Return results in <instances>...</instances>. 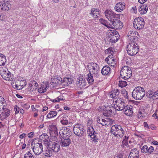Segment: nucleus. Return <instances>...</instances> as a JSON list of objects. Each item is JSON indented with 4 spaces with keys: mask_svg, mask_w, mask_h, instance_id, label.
I'll return each mask as SVG.
<instances>
[{
    "mask_svg": "<svg viewBox=\"0 0 158 158\" xmlns=\"http://www.w3.org/2000/svg\"><path fill=\"white\" fill-rule=\"evenodd\" d=\"M133 97L136 100L141 99L145 95V91L143 88L141 87H136L132 93Z\"/></svg>",
    "mask_w": 158,
    "mask_h": 158,
    "instance_id": "nucleus-2",
    "label": "nucleus"
},
{
    "mask_svg": "<svg viewBox=\"0 0 158 158\" xmlns=\"http://www.w3.org/2000/svg\"><path fill=\"white\" fill-rule=\"evenodd\" d=\"M46 89H43V88H42L41 87H40V88L38 89V91L40 93H42L45 92L46 91Z\"/></svg>",
    "mask_w": 158,
    "mask_h": 158,
    "instance_id": "nucleus-54",
    "label": "nucleus"
},
{
    "mask_svg": "<svg viewBox=\"0 0 158 158\" xmlns=\"http://www.w3.org/2000/svg\"><path fill=\"white\" fill-rule=\"evenodd\" d=\"M57 114V112L56 111H52L49 112L47 116V118H50L56 116Z\"/></svg>",
    "mask_w": 158,
    "mask_h": 158,
    "instance_id": "nucleus-35",
    "label": "nucleus"
},
{
    "mask_svg": "<svg viewBox=\"0 0 158 158\" xmlns=\"http://www.w3.org/2000/svg\"><path fill=\"white\" fill-rule=\"evenodd\" d=\"M4 112L6 116L7 117H8L10 114V111L9 109H6V111H4Z\"/></svg>",
    "mask_w": 158,
    "mask_h": 158,
    "instance_id": "nucleus-53",
    "label": "nucleus"
},
{
    "mask_svg": "<svg viewBox=\"0 0 158 158\" xmlns=\"http://www.w3.org/2000/svg\"><path fill=\"white\" fill-rule=\"evenodd\" d=\"M120 20L118 18H116L114 20H113L110 22H108L105 19L102 18L99 19L100 22L108 28H113V27H115L117 25Z\"/></svg>",
    "mask_w": 158,
    "mask_h": 158,
    "instance_id": "nucleus-5",
    "label": "nucleus"
},
{
    "mask_svg": "<svg viewBox=\"0 0 158 158\" xmlns=\"http://www.w3.org/2000/svg\"><path fill=\"white\" fill-rule=\"evenodd\" d=\"M26 135L25 133H23L21 135H20L19 136V138L21 139H23L24 137L26 136Z\"/></svg>",
    "mask_w": 158,
    "mask_h": 158,
    "instance_id": "nucleus-62",
    "label": "nucleus"
},
{
    "mask_svg": "<svg viewBox=\"0 0 158 158\" xmlns=\"http://www.w3.org/2000/svg\"><path fill=\"white\" fill-rule=\"evenodd\" d=\"M62 79L59 76H55L53 79L52 78L50 83L53 86L62 85Z\"/></svg>",
    "mask_w": 158,
    "mask_h": 158,
    "instance_id": "nucleus-16",
    "label": "nucleus"
},
{
    "mask_svg": "<svg viewBox=\"0 0 158 158\" xmlns=\"http://www.w3.org/2000/svg\"><path fill=\"white\" fill-rule=\"evenodd\" d=\"M143 125L145 127H147L148 129H149L148 125L146 122H144L143 123Z\"/></svg>",
    "mask_w": 158,
    "mask_h": 158,
    "instance_id": "nucleus-61",
    "label": "nucleus"
},
{
    "mask_svg": "<svg viewBox=\"0 0 158 158\" xmlns=\"http://www.w3.org/2000/svg\"><path fill=\"white\" fill-rule=\"evenodd\" d=\"M60 145L59 143L58 142H52L50 143V144L48 145V147L49 149H51L54 152H59L60 149Z\"/></svg>",
    "mask_w": 158,
    "mask_h": 158,
    "instance_id": "nucleus-10",
    "label": "nucleus"
},
{
    "mask_svg": "<svg viewBox=\"0 0 158 158\" xmlns=\"http://www.w3.org/2000/svg\"><path fill=\"white\" fill-rule=\"evenodd\" d=\"M114 109H115L113 106L110 107L108 106L105 107L104 109V112H103V114L106 116H108L113 114L112 111H114Z\"/></svg>",
    "mask_w": 158,
    "mask_h": 158,
    "instance_id": "nucleus-19",
    "label": "nucleus"
},
{
    "mask_svg": "<svg viewBox=\"0 0 158 158\" xmlns=\"http://www.w3.org/2000/svg\"><path fill=\"white\" fill-rule=\"evenodd\" d=\"M110 132L114 135L120 137H122L124 133V131L122 127L119 125H113L111 128Z\"/></svg>",
    "mask_w": 158,
    "mask_h": 158,
    "instance_id": "nucleus-3",
    "label": "nucleus"
},
{
    "mask_svg": "<svg viewBox=\"0 0 158 158\" xmlns=\"http://www.w3.org/2000/svg\"><path fill=\"white\" fill-rule=\"evenodd\" d=\"M115 123V121L114 120L110 118L109 124H112Z\"/></svg>",
    "mask_w": 158,
    "mask_h": 158,
    "instance_id": "nucleus-59",
    "label": "nucleus"
},
{
    "mask_svg": "<svg viewBox=\"0 0 158 158\" xmlns=\"http://www.w3.org/2000/svg\"><path fill=\"white\" fill-rule=\"evenodd\" d=\"M139 150L135 148L131 150L128 158H139Z\"/></svg>",
    "mask_w": 158,
    "mask_h": 158,
    "instance_id": "nucleus-18",
    "label": "nucleus"
},
{
    "mask_svg": "<svg viewBox=\"0 0 158 158\" xmlns=\"http://www.w3.org/2000/svg\"><path fill=\"white\" fill-rule=\"evenodd\" d=\"M40 138L44 142V144L47 146L50 144L51 141L49 138L48 136L46 134H43L40 136Z\"/></svg>",
    "mask_w": 158,
    "mask_h": 158,
    "instance_id": "nucleus-21",
    "label": "nucleus"
},
{
    "mask_svg": "<svg viewBox=\"0 0 158 158\" xmlns=\"http://www.w3.org/2000/svg\"><path fill=\"white\" fill-rule=\"evenodd\" d=\"M110 38L111 42L115 43L117 42L118 40V38H117L118 35L116 33V32H114V33L111 32L110 33Z\"/></svg>",
    "mask_w": 158,
    "mask_h": 158,
    "instance_id": "nucleus-27",
    "label": "nucleus"
},
{
    "mask_svg": "<svg viewBox=\"0 0 158 158\" xmlns=\"http://www.w3.org/2000/svg\"><path fill=\"white\" fill-rule=\"evenodd\" d=\"M97 122L101 124V123H103V122L102 121V119H101L99 117H97Z\"/></svg>",
    "mask_w": 158,
    "mask_h": 158,
    "instance_id": "nucleus-60",
    "label": "nucleus"
},
{
    "mask_svg": "<svg viewBox=\"0 0 158 158\" xmlns=\"http://www.w3.org/2000/svg\"><path fill=\"white\" fill-rule=\"evenodd\" d=\"M131 69L128 66L123 67L120 72L121 77L124 80L129 79L131 76Z\"/></svg>",
    "mask_w": 158,
    "mask_h": 158,
    "instance_id": "nucleus-4",
    "label": "nucleus"
},
{
    "mask_svg": "<svg viewBox=\"0 0 158 158\" xmlns=\"http://www.w3.org/2000/svg\"><path fill=\"white\" fill-rule=\"evenodd\" d=\"M49 149H48V150H45L44 152V155L46 156L49 157L51 156L52 154V150H50Z\"/></svg>",
    "mask_w": 158,
    "mask_h": 158,
    "instance_id": "nucleus-37",
    "label": "nucleus"
},
{
    "mask_svg": "<svg viewBox=\"0 0 158 158\" xmlns=\"http://www.w3.org/2000/svg\"><path fill=\"white\" fill-rule=\"evenodd\" d=\"M90 14L92 15L94 18L97 19L99 15V10L97 8H92Z\"/></svg>",
    "mask_w": 158,
    "mask_h": 158,
    "instance_id": "nucleus-25",
    "label": "nucleus"
},
{
    "mask_svg": "<svg viewBox=\"0 0 158 158\" xmlns=\"http://www.w3.org/2000/svg\"><path fill=\"white\" fill-rule=\"evenodd\" d=\"M128 140H127L125 139H123L122 142V143L121 146V147L122 148H124L125 146H128Z\"/></svg>",
    "mask_w": 158,
    "mask_h": 158,
    "instance_id": "nucleus-46",
    "label": "nucleus"
},
{
    "mask_svg": "<svg viewBox=\"0 0 158 158\" xmlns=\"http://www.w3.org/2000/svg\"><path fill=\"white\" fill-rule=\"evenodd\" d=\"M145 24L143 19L139 17L136 18L134 20L133 23V26L135 29H140L143 28Z\"/></svg>",
    "mask_w": 158,
    "mask_h": 158,
    "instance_id": "nucleus-6",
    "label": "nucleus"
},
{
    "mask_svg": "<svg viewBox=\"0 0 158 158\" xmlns=\"http://www.w3.org/2000/svg\"><path fill=\"white\" fill-rule=\"evenodd\" d=\"M154 150V148L152 146H151L148 149V154H151Z\"/></svg>",
    "mask_w": 158,
    "mask_h": 158,
    "instance_id": "nucleus-49",
    "label": "nucleus"
},
{
    "mask_svg": "<svg viewBox=\"0 0 158 158\" xmlns=\"http://www.w3.org/2000/svg\"><path fill=\"white\" fill-rule=\"evenodd\" d=\"M73 130L74 134L76 135L79 137L83 136L84 133L85 131L84 128L81 129L73 128Z\"/></svg>",
    "mask_w": 158,
    "mask_h": 158,
    "instance_id": "nucleus-23",
    "label": "nucleus"
},
{
    "mask_svg": "<svg viewBox=\"0 0 158 158\" xmlns=\"http://www.w3.org/2000/svg\"><path fill=\"white\" fill-rule=\"evenodd\" d=\"M34 135V132H31L29 133L28 135V136L30 138H32Z\"/></svg>",
    "mask_w": 158,
    "mask_h": 158,
    "instance_id": "nucleus-58",
    "label": "nucleus"
},
{
    "mask_svg": "<svg viewBox=\"0 0 158 158\" xmlns=\"http://www.w3.org/2000/svg\"><path fill=\"white\" fill-rule=\"evenodd\" d=\"M150 127L152 130H155L156 128V127L154 126V125L153 124H152L151 125H150Z\"/></svg>",
    "mask_w": 158,
    "mask_h": 158,
    "instance_id": "nucleus-63",
    "label": "nucleus"
},
{
    "mask_svg": "<svg viewBox=\"0 0 158 158\" xmlns=\"http://www.w3.org/2000/svg\"><path fill=\"white\" fill-rule=\"evenodd\" d=\"M154 96L155 99L158 98V89L156 91L154 92Z\"/></svg>",
    "mask_w": 158,
    "mask_h": 158,
    "instance_id": "nucleus-56",
    "label": "nucleus"
},
{
    "mask_svg": "<svg viewBox=\"0 0 158 158\" xmlns=\"http://www.w3.org/2000/svg\"><path fill=\"white\" fill-rule=\"evenodd\" d=\"M60 123L63 125H67L69 123L70 125L72 123L71 122L69 123L67 119L65 117H64L60 121Z\"/></svg>",
    "mask_w": 158,
    "mask_h": 158,
    "instance_id": "nucleus-38",
    "label": "nucleus"
},
{
    "mask_svg": "<svg viewBox=\"0 0 158 158\" xmlns=\"http://www.w3.org/2000/svg\"><path fill=\"white\" fill-rule=\"evenodd\" d=\"M19 109H20L19 107H17V106H15V110L16 114L19 113Z\"/></svg>",
    "mask_w": 158,
    "mask_h": 158,
    "instance_id": "nucleus-57",
    "label": "nucleus"
},
{
    "mask_svg": "<svg viewBox=\"0 0 158 158\" xmlns=\"http://www.w3.org/2000/svg\"><path fill=\"white\" fill-rule=\"evenodd\" d=\"M27 85V82L26 80H21L20 82V85L22 86V89L25 87Z\"/></svg>",
    "mask_w": 158,
    "mask_h": 158,
    "instance_id": "nucleus-48",
    "label": "nucleus"
},
{
    "mask_svg": "<svg viewBox=\"0 0 158 158\" xmlns=\"http://www.w3.org/2000/svg\"><path fill=\"white\" fill-rule=\"evenodd\" d=\"M92 71H91L94 75L97 77L99 76L98 72L99 71V67L98 64L95 63H91Z\"/></svg>",
    "mask_w": 158,
    "mask_h": 158,
    "instance_id": "nucleus-17",
    "label": "nucleus"
},
{
    "mask_svg": "<svg viewBox=\"0 0 158 158\" xmlns=\"http://www.w3.org/2000/svg\"><path fill=\"white\" fill-rule=\"evenodd\" d=\"M123 27V23L120 21V22L118 23L116 26H115V27H113V28L116 29H121Z\"/></svg>",
    "mask_w": 158,
    "mask_h": 158,
    "instance_id": "nucleus-41",
    "label": "nucleus"
},
{
    "mask_svg": "<svg viewBox=\"0 0 158 158\" xmlns=\"http://www.w3.org/2000/svg\"><path fill=\"white\" fill-rule=\"evenodd\" d=\"M119 93V91L118 89H117L116 90L113 91V93L110 95V96L112 98H114V99L117 100L118 98V95Z\"/></svg>",
    "mask_w": 158,
    "mask_h": 158,
    "instance_id": "nucleus-32",
    "label": "nucleus"
},
{
    "mask_svg": "<svg viewBox=\"0 0 158 158\" xmlns=\"http://www.w3.org/2000/svg\"><path fill=\"white\" fill-rule=\"evenodd\" d=\"M24 158H34L32 154L29 152H28L24 156Z\"/></svg>",
    "mask_w": 158,
    "mask_h": 158,
    "instance_id": "nucleus-47",
    "label": "nucleus"
},
{
    "mask_svg": "<svg viewBox=\"0 0 158 158\" xmlns=\"http://www.w3.org/2000/svg\"><path fill=\"white\" fill-rule=\"evenodd\" d=\"M105 14L106 18L109 20V22H110L113 20H114L116 18H118L119 16L118 14H116L110 10H106Z\"/></svg>",
    "mask_w": 158,
    "mask_h": 158,
    "instance_id": "nucleus-9",
    "label": "nucleus"
},
{
    "mask_svg": "<svg viewBox=\"0 0 158 158\" xmlns=\"http://www.w3.org/2000/svg\"><path fill=\"white\" fill-rule=\"evenodd\" d=\"M125 7V4L124 2H121L116 5L114 9L116 11L120 12L124 9Z\"/></svg>",
    "mask_w": 158,
    "mask_h": 158,
    "instance_id": "nucleus-22",
    "label": "nucleus"
},
{
    "mask_svg": "<svg viewBox=\"0 0 158 158\" xmlns=\"http://www.w3.org/2000/svg\"><path fill=\"white\" fill-rule=\"evenodd\" d=\"M35 87V89L37 88V87L38 86V84L37 82L35 81H31V83L29 84V87Z\"/></svg>",
    "mask_w": 158,
    "mask_h": 158,
    "instance_id": "nucleus-40",
    "label": "nucleus"
},
{
    "mask_svg": "<svg viewBox=\"0 0 158 158\" xmlns=\"http://www.w3.org/2000/svg\"><path fill=\"white\" fill-rule=\"evenodd\" d=\"M109 120V118H106L105 119H102V121L103 122V123H101V125L102 126H104L108 124Z\"/></svg>",
    "mask_w": 158,
    "mask_h": 158,
    "instance_id": "nucleus-39",
    "label": "nucleus"
},
{
    "mask_svg": "<svg viewBox=\"0 0 158 158\" xmlns=\"http://www.w3.org/2000/svg\"><path fill=\"white\" fill-rule=\"evenodd\" d=\"M114 102L116 103L117 107L118 108L117 109V110H124L125 108V103L121 98H118L117 100H114Z\"/></svg>",
    "mask_w": 158,
    "mask_h": 158,
    "instance_id": "nucleus-12",
    "label": "nucleus"
},
{
    "mask_svg": "<svg viewBox=\"0 0 158 158\" xmlns=\"http://www.w3.org/2000/svg\"><path fill=\"white\" fill-rule=\"evenodd\" d=\"M6 18V16L4 14L2 13L0 15V20L2 21L5 19Z\"/></svg>",
    "mask_w": 158,
    "mask_h": 158,
    "instance_id": "nucleus-52",
    "label": "nucleus"
},
{
    "mask_svg": "<svg viewBox=\"0 0 158 158\" xmlns=\"http://www.w3.org/2000/svg\"><path fill=\"white\" fill-rule=\"evenodd\" d=\"M137 116L139 118H140L141 117H143V116H143V113L140 111H139L138 112Z\"/></svg>",
    "mask_w": 158,
    "mask_h": 158,
    "instance_id": "nucleus-55",
    "label": "nucleus"
},
{
    "mask_svg": "<svg viewBox=\"0 0 158 158\" xmlns=\"http://www.w3.org/2000/svg\"><path fill=\"white\" fill-rule=\"evenodd\" d=\"M110 71V68L108 66H105L103 67L101 70L102 74L104 75H107Z\"/></svg>",
    "mask_w": 158,
    "mask_h": 158,
    "instance_id": "nucleus-29",
    "label": "nucleus"
},
{
    "mask_svg": "<svg viewBox=\"0 0 158 158\" xmlns=\"http://www.w3.org/2000/svg\"><path fill=\"white\" fill-rule=\"evenodd\" d=\"M87 134L89 136H90L91 139H93V141L94 142H98V138L96 135L97 133L92 126H90L88 127Z\"/></svg>",
    "mask_w": 158,
    "mask_h": 158,
    "instance_id": "nucleus-8",
    "label": "nucleus"
},
{
    "mask_svg": "<svg viewBox=\"0 0 158 158\" xmlns=\"http://www.w3.org/2000/svg\"><path fill=\"white\" fill-rule=\"evenodd\" d=\"M57 99H58V100H59V102L60 101V100H64V99L62 96H60L58 97L57 98Z\"/></svg>",
    "mask_w": 158,
    "mask_h": 158,
    "instance_id": "nucleus-64",
    "label": "nucleus"
},
{
    "mask_svg": "<svg viewBox=\"0 0 158 158\" xmlns=\"http://www.w3.org/2000/svg\"><path fill=\"white\" fill-rule=\"evenodd\" d=\"M129 39L131 42L127 45L126 49L128 54L131 56L136 55L139 52V46L136 43L138 38L135 36V34L130 31L128 33Z\"/></svg>",
    "mask_w": 158,
    "mask_h": 158,
    "instance_id": "nucleus-1",
    "label": "nucleus"
},
{
    "mask_svg": "<svg viewBox=\"0 0 158 158\" xmlns=\"http://www.w3.org/2000/svg\"><path fill=\"white\" fill-rule=\"evenodd\" d=\"M83 76H80L77 79V84L81 86V87L85 86L86 84V82L85 79H83Z\"/></svg>",
    "mask_w": 158,
    "mask_h": 158,
    "instance_id": "nucleus-26",
    "label": "nucleus"
},
{
    "mask_svg": "<svg viewBox=\"0 0 158 158\" xmlns=\"http://www.w3.org/2000/svg\"><path fill=\"white\" fill-rule=\"evenodd\" d=\"M118 86L121 87L126 86L127 85V82L125 81H120L118 84Z\"/></svg>",
    "mask_w": 158,
    "mask_h": 158,
    "instance_id": "nucleus-42",
    "label": "nucleus"
},
{
    "mask_svg": "<svg viewBox=\"0 0 158 158\" xmlns=\"http://www.w3.org/2000/svg\"><path fill=\"white\" fill-rule=\"evenodd\" d=\"M1 75L2 78L6 81H11L12 79L13 76L8 70L3 71L1 72Z\"/></svg>",
    "mask_w": 158,
    "mask_h": 158,
    "instance_id": "nucleus-14",
    "label": "nucleus"
},
{
    "mask_svg": "<svg viewBox=\"0 0 158 158\" xmlns=\"http://www.w3.org/2000/svg\"><path fill=\"white\" fill-rule=\"evenodd\" d=\"M10 8L9 3L7 1L6 2H0V9L2 10H8Z\"/></svg>",
    "mask_w": 158,
    "mask_h": 158,
    "instance_id": "nucleus-24",
    "label": "nucleus"
},
{
    "mask_svg": "<svg viewBox=\"0 0 158 158\" xmlns=\"http://www.w3.org/2000/svg\"><path fill=\"white\" fill-rule=\"evenodd\" d=\"M113 56V55H110L106 58L105 61L109 65L114 67L116 65V61Z\"/></svg>",
    "mask_w": 158,
    "mask_h": 158,
    "instance_id": "nucleus-15",
    "label": "nucleus"
},
{
    "mask_svg": "<svg viewBox=\"0 0 158 158\" xmlns=\"http://www.w3.org/2000/svg\"><path fill=\"white\" fill-rule=\"evenodd\" d=\"M63 139H61L60 144L63 148L67 147L71 143V140L68 136H64Z\"/></svg>",
    "mask_w": 158,
    "mask_h": 158,
    "instance_id": "nucleus-11",
    "label": "nucleus"
},
{
    "mask_svg": "<svg viewBox=\"0 0 158 158\" xmlns=\"http://www.w3.org/2000/svg\"><path fill=\"white\" fill-rule=\"evenodd\" d=\"M72 80L69 78L65 77L62 80V85L65 86H68L72 83Z\"/></svg>",
    "mask_w": 158,
    "mask_h": 158,
    "instance_id": "nucleus-28",
    "label": "nucleus"
},
{
    "mask_svg": "<svg viewBox=\"0 0 158 158\" xmlns=\"http://www.w3.org/2000/svg\"><path fill=\"white\" fill-rule=\"evenodd\" d=\"M112 48L111 49L110 48H108L107 50V53L109 54L113 55V54H114V53L113 50H112Z\"/></svg>",
    "mask_w": 158,
    "mask_h": 158,
    "instance_id": "nucleus-51",
    "label": "nucleus"
},
{
    "mask_svg": "<svg viewBox=\"0 0 158 158\" xmlns=\"http://www.w3.org/2000/svg\"><path fill=\"white\" fill-rule=\"evenodd\" d=\"M132 108L133 107L130 105L126 106L124 110V114L127 115L132 116L133 113Z\"/></svg>",
    "mask_w": 158,
    "mask_h": 158,
    "instance_id": "nucleus-20",
    "label": "nucleus"
},
{
    "mask_svg": "<svg viewBox=\"0 0 158 158\" xmlns=\"http://www.w3.org/2000/svg\"><path fill=\"white\" fill-rule=\"evenodd\" d=\"M123 95L126 98L128 99V95L127 92L125 89H123L121 91Z\"/></svg>",
    "mask_w": 158,
    "mask_h": 158,
    "instance_id": "nucleus-44",
    "label": "nucleus"
},
{
    "mask_svg": "<svg viewBox=\"0 0 158 158\" xmlns=\"http://www.w3.org/2000/svg\"><path fill=\"white\" fill-rule=\"evenodd\" d=\"M154 92H153L152 91H148V93L146 94V96L148 98L154 100Z\"/></svg>",
    "mask_w": 158,
    "mask_h": 158,
    "instance_id": "nucleus-34",
    "label": "nucleus"
},
{
    "mask_svg": "<svg viewBox=\"0 0 158 158\" xmlns=\"http://www.w3.org/2000/svg\"><path fill=\"white\" fill-rule=\"evenodd\" d=\"M89 71V73L87 75V81L89 83L91 84H92L94 81V78L92 74H91L90 70Z\"/></svg>",
    "mask_w": 158,
    "mask_h": 158,
    "instance_id": "nucleus-31",
    "label": "nucleus"
},
{
    "mask_svg": "<svg viewBox=\"0 0 158 158\" xmlns=\"http://www.w3.org/2000/svg\"><path fill=\"white\" fill-rule=\"evenodd\" d=\"M31 145L33 152L35 155H39L43 152V148L42 143H34Z\"/></svg>",
    "mask_w": 158,
    "mask_h": 158,
    "instance_id": "nucleus-7",
    "label": "nucleus"
},
{
    "mask_svg": "<svg viewBox=\"0 0 158 158\" xmlns=\"http://www.w3.org/2000/svg\"><path fill=\"white\" fill-rule=\"evenodd\" d=\"M148 147L147 145L143 146L141 148V152L142 153H146L148 152Z\"/></svg>",
    "mask_w": 158,
    "mask_h": 158,
    "instance_id": "nucleus-43",
    "label": "nucleus"
},
{
    "mask_svg": "<svg viewBox=\"0 0 158 158\" xmlns=\"http://www.w3.org/2000/svg\"><path fill=\"white\" fill-rule=\"evenodd\" d=\"M60 135L62 137L64 136H68L69 137L70 136L71 132L69 128L64 127L60 130L59 132Z\"/></svg>",
    "mask_w": 158,
    "mask_h": 158,
    "instance_id": "nucleus-13",
    "label": "nucleus"
},
{
    "mask_svg": "<svg viewBox=\"0 0 158 158\" xmlns=\"http://www.w3.org/2000/svg\"><path fill=\"white\" fill-rule=\"evenodd\" d=\"M84 126L82 123L80 122L76 123L74 126L73 128H77L78 129H82L84 128Z\"/></svg>",
    "mask_w": 158,
    "mask_h": 158,
    "instance_id": "nucleus-36",
    "label": "nucleus"
},
{
    "mask_svg": "<svg viewBox=\"0 0 158 158\" xmlns=\"http://www.w3.org/2000/svg\"><path fill=\"white\" fill-rule=\"evenodd\" d=\"M12 85L13 88L17 89L20 90L22 89V86L20 85L16 84H12Z\"/></svg>",
    "mask_w": 158,
    "mask_h": 158,
    "instance_id": "nucleus-45",
    "label": "nucleus"
},
{
    "mask_svg": "<svg viewBox=\"0 0 158 158\" xmlns=\"http://www.w3.org/2000/svg\"><path fill=\"white\" fill-rule=\"evenodd\" d=\"M139 11L141 14H146L148 10V6L146 4L142 5L140 6Z\"/></svg>",
    "mask_w": 158,
    "mask_h": 158,
    "instance_id": "nucleus-30",
    "label": "nucleus"
},
{
    "mask_svg": "<svg viewBox=\"0 0 158 158\" xmlns=\"http://www.w3.org/2000/svg\"><path fill=\"white\" fill-rule=\"evenodd\" d=\"M6 56L0 54V66H3L6 62Z\"/></svg>",
    "mask_w": 158,
    "mask_h": 158,
    "instance_id": "nucleus-33",
    "label": "nucleus"
},
{
    "mask_svg": "<svg viewBox=\"0 0 158 158\" xmlns=\"http://www.w3.org/2000/svg\"><path fill=\"white\" fill-rule=\"evenodd\" d=\"M7 118V117L6 116L4 112H2L0 114V118L2 120H3Z\"/></svg>",
    "mask_w": 158,
    "mask_h": 158,
    "instance_id": "nucleus-50",
    "label": "nucleus"
}]
</instances>
